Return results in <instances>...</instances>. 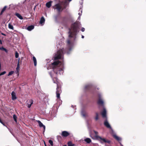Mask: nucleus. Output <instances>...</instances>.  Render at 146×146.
Instances as JSON below:
<instances>
[{
  "label": "nucleus",
  "instance_id": "obj_14",
  "mask_svg": "<svg viewBox=\"0 0 146 146\" xmlns=\"http://www.w3.org/2000/svg\"><path fill=\"white\" fill-rule=\"evenodd\" d=\"M34 28V27L33 25H30L28 26L27 28V29L29 31H31L32 29H33Z\"/></svg>",
  "mask_w": 146,
  "mask_h": 146
},
{
  "label": "nucleus",
  "instance_id": "obj_27",
  "mask_svg": "<svg viewBox=\"0 0 146 146\" xmlns=\"http://www.w3.org/2000/svg\"><path fill=\"white\" fill-rule=\"evenodd\" d=\"M6 7H7L6 6H5L3 7V9H2V10L1 11V15L5 11V9L6 8Z\"/></svg>",
  "mask_w": 146,
  "mask_h": 146
},
{
  "label": "nucleus",
  "instance_id": "obj_48",
  "mask_svg": "<svg viewBox=\"0 0 146 146\" xmlns=\"http://www.w3.org/2000/svg\"><path fill=\"white\" fill-rule=\"evenodd\" d=\"M80 10H81V13H82V10L81 9V8H80Z\"/></svg>",
  "mask_w": 146,
  "mask_h": 146
},
{
  "label": "nucleus",
  "instance_id": "obj_23",
  "mask_svg": "<svg viewBox=\"0 0 146 146\" xmlns=\"http://www.w3.org/2000/svg\"><path fill=\"white\" fill-rule=\"evenodd\" d=\"M0 49L5 51L6 52H8V50L6 48H3V47H0Z\"/></svg>",
  "mask_w": 146,
  "mask_h": 146
},
{
  "label": "nucleus",
  "instance_id": "obj_11",
  "mask_svg": "<svg viewBox=\"0 0 146 146\" xmlns=\"http://www.w3.org/2000/svg\"><path fill=\"white\" fill-rule=\"evenodd\" d=\"M12 99L13 100H15L17 99V97L16 96V93L14 91L11 93Z\"/></svg>",
  "mask_w": 146,
  "mask_h": 146
},
{
  "label": "nucleus",
  "instance_id": "obj_28",
  "mask_svg": "<svg viewBox=\"0 0 146 146\" xmlns=\"http://www.w3.org/2000/svg\"><path fill=\"white\" fill-rule=\"evenodd\" d=\"M19 53L17 51H16L15 52V57L16 58H18L19 57Z\"/></svg>",
  "mask_w": 146,
  "mask_h": 146
},
{
  "label": "nucleus",
  "instance_id": "obj_6",
  "mask_svg": "<svg viewBox=\"0 0 146 146\" xmlns=\"http://www.w3.org/2000/svg\"><path fill=\"white\" fill-rule=\"evenodd\" d=\"M99 99L98 101V103L99 105H101L102 106H103L104 102L103 100L101 98L100 95H99Z\"/></svg>",
  "mask_w": 146,
  "mask_h": 146
},
{
  "label": "nucleus",
  "instance_id": "obj_32",
  "mask_svg": "<svg viewBox=\"0 0 146 146\" xmlns=\"http://www.w3.org/2000/svg\"><path fill=\"white\" fill-rule=\"evenodd\" d=\"M64 2L65 4H67V2L69 1V2L70 1L72 0H64Z\"/></svg>",
  "mask_w": 146,
  "mask_h": 146
},
{
  "label": "nucleus",
  "instance_id": "obj_24",
  "mask_svg": "<svg viewBox=\"0 0 146 146\" xmlns=\"http://www.w3.org/2000/svg\"><path fill=\"white\" fill-rule=\"evenodd\" d=\"M68 146H74V145L72 144L70 141L68 142Z\"/></svg>",
  "mask_w": 146,
  "mask_h": 146
},
{
  "label": "nucleus",
  "instance_id": "obj_46",
  "mask_svg": "<svg viewBox=\"0 0 146 146\" xmlns=\"http://www.w3.org/2000/svg\"><path fill=\"white\" fill-rule=\"evenodd\" d=\"M55 18L56 20L57 19V17H55Z\"/></svg>",
  "mask_w": 146,
  "mask_h": 146
},
{
  "label": "nucleus",
  "instance_id": "obj_41",
  "mask_svg": "<svg viewBox=\"0 0 146 146\" xmlns=\"http://www.w3.org/2000/svg\"><path fill=\"white\" fill-rule=\"evenodd\" d=\"M0 43L1 44H2V42L1 40H0Z\"/></svg>",
  "mask_w": 146,
  "mask_h": 146
},
{
  "label": "nucleus",
  "instance_id": "obj_45",
  "mask_svg": "<svg viewBox=\"0 0 146 146\" xmlns=\"http://www.w3.org/2000/svg\"><path fill=\"white\" fill-rule=\"evenodd\" d=\"M78 19H80V16H79V17H78Z\"/></svg>",
  "mask_w": 146,
  "mask_h": 146
},
{
  "label": "nucleus",
  "instance_id": "obj_38",
  "mask_svg": "<svg viewBox=\"0 0 146 146\" xmlns=\"http://www.w3.org/2000/svg\"><path fill=\"white\" fill-rule=\"evenodd\" d=\"M19 60H20V58H19V59H18V63L17 64H19Z\"/></svg>",
  "mask_w": 146,
  "mask_h": 146
},
{
  "label": "nucleus",
  "instance_id": "obj_31",
  "mask_svg": "<svg viewBox=\"0 0 146 146\" xmlns=\"http://www.w3.org/2000/svg\"><path fill=\"white\" fill-rule=\"evenodd\" d=\"M14 72L13 71H11L10 72H9V73L8 76H9L11 75L14 73Z\"/></svg>",
  "mask_w": 146,
  "mask_h": 146
},
{
  "label": "nucleus",
  "instance_id": "obj_44",
  "mask_svg": "<svg viewBox=\"0 0 146 146\" xmlns=\"http://www.w3.org/2000/svg\"><path fill=\"white\" fill-rule=\"evenodd\" d=\"M2 124H3V125H4V126H5V124L4 123L2 122V123H1Z\"/></svg>",
  "mask_w": 146,
  "mask_h": 146
},
{
  "label": "nucleus",
  "instance_id": "obj_50",
  "mask_svg": "<svg viewBox=\"0 0 146 146\" xmlns=\"http://www.w3.org/2000/svg\"><path fill=\"white\" fill-rule=\"evenodd\" d=\"M44 144H45V146H46L45 144V143H44Z\"/></svg>",
  "mask_w": 146,
  "mask_h": 146
},
{
  "label": "nucleus",
  "instance_id": "obj_7",
  "mask_svg": "<svg viewBox=\"0 0 146 146\" xmlns=\"http://www.w3.org/2000/svg\"><path fill=\"white\" fill-rule=\"evenodd\" d=\"M37 121L38 122L39 124V126L40 127H43L44 129L43 132L45 131V126L39 120H37Z\"/></svg>",
  "mask_w": 146,
  "mask_h": 146
},
{
  "label": "nucleus",
  "instance_id": "obj_13",
  "mask_svg": "<svg viewBox=\"0 0 146 146\" xmlns=\"http://www.w3.org/2000/svg\"><path fill=\"white\" fill-rule=\"evenodd\" d=\"M52 1H49L46 3V6L48 8H49L52 5Z\"/></svg>",
  "mask_w": 146,
  "mask_h": 146
},
{
  "label": "nucleus",
  "instance_id": "obj_17",
  "mask_svg": "<svg viewBox=\"0 0 146 146\" xmlns=\"http://www.w3.org/2000/svg\"><path fill=\"white\" fill-rule=\"evenodd\" d=\"M84 140L88 143H89L91 142V139L89 138H86Z\"/></svg>",
  "mask_w": 146,
  "mask_h": 146
},
{
  "label": "nucleus",
  "instance_id": "obj_2",
  "mask_svg": "<svg viewBox=\"0 0 146 146\" xmlns=\"http://www.w3.org/2000/svg\"><path fill=\"white\" fill-rule=\"evenodd\" d=\"M79 32V29L77 23H74L71 25L69 29L68 38L67 40L68 46V50H71L73 46L74 42L77 40V34Z\"/></svg>",
  "mask_w": 146,
  "mask_h": 146
},
{
  "label": "nucleus",
  "instance_id": "obj_36",
  "mask_svg": "<svg viewBox=\"0 0 146 146\" xmlns=\"http://www.w3.org/2000/svg\"><path fill=\"white\" fill-rule=\"evenodd\" d=\"M110 141H108H108H107L106 140V143H110Z\"/></svg>",
  "mask_w": 146,
  "mask_h": 146
},
{
  "label": "nucleus",
  "instance_id": "obj_39",
  "mask_svg": "<svg viewBox=\"0 0 146 146\" xmlns=\"http://www.w3.org/2000/svg\"><path fill=\"white\" fill-rule=\"evenodd\" d=\"M9 129V131H10V133L13 134L11 130L10 129Z\"/></svg>",
  "mask_w": 146,
  "mask_h": 146
},
{
  "label": "nucleus",
  "instance_id": "obj_49",
  "mask_svg": "<svg viewBox=\"0 0 146 146\" xmlns=\"http://www.w3.org/2000/svg\"><path fill=\"white\" fill-rule=\"evenodd\" d=\"M63 146H67L66 145H64Z\"/></svg>",
  "mask_w": 146,
  "mask_h": 146
},
{
  "label": "nucleus",
  "instance_id": "obj_3",
  "mask_svg": "<svg viewBox=\"0 0 146 146\" xmlns=\"http://www.w3.org/2000/svg\"><path fill=\"white\" fill-rule=\"evenodd\" d=\"M65 5L64 3L59 1L58 3L56 4L52 7L54 10H56L58 12H60L63 10L62 5Z\"/></svg>",
  "mask_w": 146,
  "mask_h": 146
},
{
  "label": "nucleus",
  "instance_id": "obj_21",
  "mask_svg": "<svg viewBox=\"0 0 146 146\" xmlns=\"http://www.w3.org/2000/svg\"><path fill=\"white\" fill-rule=\"evenodd\" d=\"M99 139H100L101 140L100 142L101 143H103V142L102 141H103L105 143H106V140L104 138H102L101 137H99Z\"/></svg>",
  "mask_w": 146,
  "mask_h": 146
},
{
  "label": "nucleus",
  "instance_id": "obj_19",
  "mask_svg": "<svg viewBox=\"0 0 146 146\" xmlns=\"http://www.w3.org/2000/svg\"><path fill=\"white\" fill-rule=\"evenodd\" d=\"M33 59L34 62V65L35 66H36L37 64L36 60L35 57L34 56L33 57Z\"/></svg>",
  "mask_w": 146,
  "mask_h": 146
},
{
  "label": "nucleus",
  "instance_id": "obj_37",
  "mask_svg": "<svg viewBox=\"0 0 146 146\" xmlns=\"http://www.w3.org/2000/svg\"><path fill=\"white\" fill-rule=\"evenodd\" d=\"M78 14L79 15V16H80L81 15H82L81 13H79Z\"/></svg>",
  "mask_w": 146,
  "mask_h": 146
},
{
  "label": "nucleus",
  "instance_id": "obj_40",
  "mask_svg": "<svg viewBox=\"0 0 146 146\" xmlns=\"http://www.w3.org/2000/svg\"><path fill=\"white\" fill-rule=\"evenodd\" d=\"M0 122L1 123H2V121L0 119Z\"/></svg>",
  "mask_w": 146,
  "mask_h": 146
},
{
  "label": "nucleus",
  "instance_id": "obj_22",
  "mask_svg": "<svg viewBox=\"0 0 146 146\" xmlns=\"http://www.w3.org/2000/svg\"><path fill=\"white\" fill-rule=\"evenodd\" d=\"M8 27L9 29L13 30L14 27L12 25H11L10 23H9L8 25Z\"/></svg>",
  "mask_w": 146,
  "mask_h": 146
},
{
  "label": "nucleus",
  "instance_id": "obj_29",
  "mask_svg": "<svg viewBox=\"0 0 146 146\" xmlns=\"http://www.w3.org/2000/svg\"><path fill=\"white\" fill-rule=\"evenodd\" d=\"M91 86V85L90 84H88L86 85L85 86V88L86 89H88V88Z\"/></svg>",
  "mask_w": 146,
  "mask_h": 146
},
{
  "label": "nucleus",
  "instance_id": "obj_5",
  "mask_svg": "<svg viewBox=\"0 0 146 146\" xmlns=\"http://www.w3.org/2000/svg\"><path fill=\"white\" fill-rule=\"evenodd\" d=\"M93 132L95 133V135H94L92 132H90V137L93 139H99V138L100 137L98 135V132L95 131H93Z\"/></svg>",
  "mask_w": 146,
  "mask_h": 146
},
{
  "label": "nucleus",
  "instance_id": "obj_33",
  "mask_svg": "<svg viewBox=\"0 0 146 146\" xmlns=\"http://www.w3.org/2000/svg\"><path fill=\"white\" fill-rule=\"evenodd\" d=\"M98 119V114L97 113H96V116L95 117V119L96 120H97Z\"/></svg>",
  "mask_w": 146,
  "mask_h": 146
},
{
  "label": "nucleus",
  "instance_id": "obj_15",
  "mask_svg": "<svg viewBox=\"0 0 146 146\" xmlns=\"http://www.w3.org/2000/svg\"><path fill=\"white\" fill-rule=\"evenodd\" d=\"M113 137L115 139H116L117 141H121V139L120 137L117 136L116 135L114 134L113 135Z\"/></svg>",
  "mask_w": 146,
  "mask_h": 146
},
{
  "label": "nucleus",
  "instance_id": "obj_16",
  "mask_svg": "<svg viewBox=\"0 0 146 146\" xmlns=\"http://www.w3.org/2000/svg\"><path fill=\"white\" fill-rule=\"evenodd\" d=\"M45 20L44 18L43 17H42L40 19V23L41 24H42L43 23H44L45 22Z\"/></svg>",
  "mask_w": 146,
  "mask_h": 146
},
{
  "label": "nucleus",
  "instance_id": "obj_20",
  "mask_svg": "<svg viewBox=\"0 0 146 146\" xmlns=\"http://www.w3.org/2000/svg\"><path fill=\"white\" fill-rule=\"evenodd\" d=\"M81 114L84 117H85L87 115V114L85 111H82Z\"/></svg>",
  "mask_w": 146,
  "mask_h": 146
},
{
  "label": "nucleus",
  "instance_id": "obj_8",
  "mask_svg": "<svg viewBox=\"0 0 146 146\" xmlns=\"http://www.w3.org/2000/svg\"><path fill=\"white\" fill-rule=\"evenodd\" d=\"M27 106L29 108H30L31 105L33 103V101L32 100H29L27 101Z\"/></svg>",
  "mask_w": 146,
  "mask_h": 146
},
{
  "label": "nucleus",
  "instance_id": "obj_26",
  "mask_svg": "<svg viewBox=\"0 0 146 146\" xmlns=\"http://www.w3.org/2000/svg\"><path fill=\"white\" fill-rule=\"evenodd\" d=\"M13 119H14L15 121L16 122H17V117L16 115L15 114H14L13 115Z\"/></svg>",
  "mask_w": 146,
  "mask_h": 146
},
{
  "label": "nucleus",
  "instance_id": "obj_34",
  "mask_svg": "<svg viewBox=\"0 0 146 146\" xmlns=\"http://www.w3.org/2000/svg\"><path fill=\"white\" fill-rule=\"evenodd\" d=\"M6 73V72L5 71H3V72L1 73L0 74V76H1L2 75H3Z\"/></svg>",
  "mask_w": 146,
  "mask_h": 146
},
{
  "label": "nucleus",
  "instance_id": "obj_30",
  "mask_svg": "<svg viewBox=\"0 0 146 146\" xmlns=\"http://www.w3.org/2000/svg\"><path fill=\"white\" fill-rule=\"evenodd\" d=\"M49 143L51 146L53 145V142L51 140H49Z\"/></svg>",
  "mask_w": 146,
  "mask_h": 146
},
{
  "label": "nucleus",
  "instance_id": "obj_10",
  "mask_svg": "<svg viewBox=\"0 0 146 146\" xmlns=\"http://www.w3.org/2000/svg\"><path fill=\"white\" fill-rule=\"evenodd\" d=\"M104 124L105 126L107 128H109L111 129L110 125L107 120V119H106V120L104 122Z\"/></svg>",
  "mask_w": 146,
  "mask_h": 146
},
{
  "label": "nucleus",
  "instance_id": "obj_12",
  "mask_svg": "<svg viewBox=\"0 0 146 146\" xmlns=\"http://www.w3.org/2000/svg\"><path fill=\"white\" fill-rule=\"evenodd\" d=\"M69 135V133L66 131H63L62 133V135L64 137H67Z\"/></svg>",
  "mask_w": 146,
  "mask_h": 146
},
{
  "label": "nucleus",
  "instance_id": "obj_47",
  "mask_svg": "<svg viewBox=\"0 0 146 146\" xmlns=\"http://www.w3.org/2000/svg\"><path fill=\"white\" fill-rule=\"evenodd\" d=\"M67 52V53L68 54L69 53V52H68V51H67V52Z\"/></svg>",
  "mask_w": 146,
  "mask_h": 146
},
{
  "label": "nucleus",
  "instance_id": "obj_1",
  "mask_svg": "<svg viewBox=\"0 0 146 146\" xmlns=\"http://www.w3.org/2000/svg\"><path fill=\"white\" fill-rule=\"evenodd\" d=\"M53 69V71L50 72L49 74L52 78L53 82L57 84L56 97L57 98H60V94L61 92V90L58 86V79L57 77L58 75H61L63 73V64L59 61H55L52 63Z\"/></svg>",
  "mask_w": 146,
  "mask_h": 146
},
{
  "label": "nucleus",
  "instance_id": "obj_9",
  "mask_svg": "<svg viewBox=\"0 0 146 146\" xmlns=\"http://www.w3.org/2000/svg\"><path fill=\"white\" fill-rule=\"evenodd\" d=\"M106 110L105 109V108H104L103 111L102 113V117L103 118H106V119H107V117H106Z\"/></svg>",
  "mask_w": 146,
  "mask_h": 146
},
{
  "label": "nucleus",
  "instance_id": "obj_18",
  "mask_svg": "<svg viewBox=\"0 0 146 146\" xmlns=\"http://www.w3.org/2000/svg\"><path fill=\"white\" fill-rule=\"evenodd\" d=\"M15 15H16L20 19L22 20L23 19L22 17L18 13H16Z\"/></svg>",
  "mask_w": 146,
  "mask_h": 146
},
{
  "label": "nucleus",
  "instance_id": "obj_4",
  "mask_svg": "<svg viewBox=\"0 0 146 146\" xmlns=\"http://www.w3.org/2000/svg\"><path fill=\"white\" fill-rule=\"evenodd\" d=\"M65 52L66 51H64V49L63 48L59 50L58 51L57 54L55 55L54 60H55L58 59L62 58L64 52Z\"/></svg>",
  "mask_w": 146,
  "mask_h": 146
},
{
  "label": "nucleus",
  "instance_id": "obj_43",
  "mask_svg": "<svg viewBox=\"0 0 146 146\" xmlns=\"http://www.w3.org/2000/svg\"><path fill=\"white\" fill-rule=\"evenodd\" d=\"M84 36H83V35H82V38H84Z\"/></svg>",
  "mask_w": 146,
  "mask_h": 146
},
{
  "label": "nucleus",
  "instance_id": "obj_42",
  "mask_svg": "<svg viewBox=\"0 0 146 146\" xmlns=\"http://www.w3.org/2000/svg\"><path fill=\"white\" fill-rule=\"evenodd\" d=\"M1 34L2 35H5L4 34V33H1Z\"/></svg>",
  "mask_w": 146,
  "mask_h": 146
},
{
  "label": "nucleus",
  "instance_id": "obj_25",
  "mask_svg": "<svg viewBox=\"0 0 146 146\" xmlns=\"http://www.w3.org/2000/svg\"><path fill=\"white\" fill-rule=\"evenodd\" d=\"M19 64H17V67L16 68V70L17 72V73H18L19 72Z\"/></svg>",
  "mask_w": 146,
  "mask_h": 146
},
{
  "label": "nucleus",
  "instance_id": "obj_35",
  "mask_svg": "<svg viewBox=\"0 0 146 146\" xmlns=\"http://www.w3.org/2000/svg\"><path fill=\"white\" fill-rule=\"evenodd\" d=\"M85 31V29L84 28H82L81 29V31L82 32H84Z\"/></svg>",
  "mask_w": 146,
  "mask_h": 146
}]
</instances>
